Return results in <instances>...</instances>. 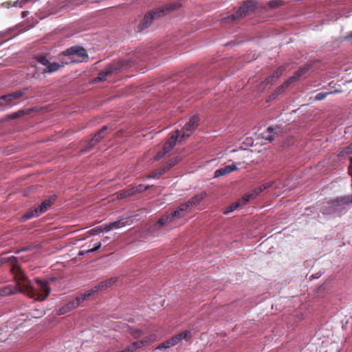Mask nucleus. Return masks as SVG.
Segmentation results:
<instances>
[{
  "label": "nucleus",
  "instance_id": "f257e3e1",
  "mask_svg": "<svg viewBox=\"0 0 352 352\" xmlns=\"http://www.w3.org/2000/svg\"><path fill=\"white\" fill-rule=\"evenodd\" d=\"M1 262H7L10 264L11 266L10 271L14 275V277L15 282L13 285H8L0 287V296H6L15 294L16 292H21L22 291V287L21 285V280H22V272L18 258L13 256L2 257L1 258Z\"/></svg>",
  "mask_w": 352,
  "mask_h": 352
},
{
  "label": "nucleus",
  "instance_id": "f03ea898",
  "mask_svg": "<svg viewBox=\"0 0 352 352\" xmlns=\"http://www.w3.org/2000/svg\"><path fill=\"white\" fill-rule=\"evenodd\" d=\"M23 294L27 292L30 297L36 300L43 301L45 300L50 293V287L48 282L36 279V286L30 285V281L23 274Z\"/></svg>",
  "mask_w": 352,
  "mask_h": 352
},
{
  "label": "nucleus",
  "instance_id": "7ed1b4c3",
  "mask_svg": "<svg viewBox=\"0 0 352 352\" xmlns=\"http://www.w3.org/2000/svg\"><path fill=\"white\" fill-rule=\"evenodd\" d=\"M180 6L179 3H173L149 11L145 14L142 21L138 25V31L140 32L148 28L155 19L164 16L168 11L177 10Z\"/></svg>",
  "mask_w": 352,
  "mask_h": 352
},
{
  "label": "nucleus",
  "instance_id": "20e7f679",
  "mask_svg": "<svg viewBox=\"0 0 352 352\" xmlns=\"http://www.w3.org/2000/svg\"><path fill=\"white\" fill-rule=\"evenodd\" d=\"M256 9V2L254 0H247L243 1L239 9L230 15L222 19L223 23H232L238 21L252 13Z\"/></svg>",
  "mask_w": 352,
  "mask_h": 352
},
{
  "label": "nucleus",
  "instance_id": "39448f33",
  "mask_svg": "<svg viewBox=\"0 0 352 352\" xmlns=\"http://www.w3.org/2000/svg\"><path fill=\"white\" fill-rule=\"evenodd\" d=\"M61 57L65 58L63 64L76 63L79 60L75 58L85 59L88 58V54L85 48L80 46H73L61 53Z\"/></svg>",
  "mask_w": 352,
  "mask_h": 352
},
{
  "label": "nucleus",
  "instance_id": "423d86ee",
  "mask_svg": "<svg viewBox=\"0 0 352 352\" xmlns=\"http://www.w3.org/2000/svg\"><path fill=\"white\" fill-rule=\"evenodd\" d=\"M352 203V197H338L327 202V204L322 208V212L324 214H332L338 210V207H342Z\"/></svg>",
  "mask_w": 352,
  "mask_h": 352
},
{
  "label": "nucleus",
  "instance_id": "0eeeda50",
  "mask_svg": "<svg viewBox=\"0 0 352 352\" xmlns=\"http://www.w3.org/2000/svg\"><path fill=\"white\" fill-rule=\"evenodd\" d=\"M55 199L54 197H51L50 198L44 200L38 207L30 210L23 214V219H29L32 217H38L41 214L45 212L54 203Z\"/></svg>",
  "mask_w": 352,
  "mask_h": 352
},
{
  "label": "nucleus",
  "instance_id": "6e6552de",
  "mask_svg": "<svg viewBox=\"0 0 352 352\" xmlns=\"http://www.w3.org/2000/svg\"><path fill=\"white\" fill-rule=\"evenodd\" d=\"M179 136V131L176 130L173 131L168 140L165 142L164 144L163 148L158 151L154 159L155 160H160L164 157L165 155L168 153H169L175 146L176 142L177 141Z\"/></svg>",
  "mask_w": 352,
  "mask_h": 352
},
{
  "label": "nucleus",
  "instance_id": "1a4fd4ad",
  "mask_svg": "<svg viewBox=\"0 0 352 352\" xmlns=\"http://www.w3.org/2000/svg\"><path fill=\"white\" fill-rule=\"evenodd\" d=\"M184 217V214L180 212L178 209H176L170 214L162 216L161 218L151 228V230H157L163 226L168 225L170 222L173 221L175 219H181Z\"/></svg>",
  "mask_w": 352,
  "mask_h": 352
},
{
  "label": "nucleus",
  "instance_id": "9d476101",
  "mask_svg": "<svg viewBox=\"0 0 352 352\" xmlns=\"http://www.w3.org/2000/svg\"><path fill=\"white\" fill-rule=\"evenodd\" d=\"M89 294H82L76 296L74 299L69 301L67 304L64 305L59 308L58 314L59 315H64L69 311L78 307L82 302L89 300Z\"/></svg>",
  "mask_w": 352,
  "mask_h": 352
},
{
  "label": "nucleus",
  "instance_id": "9b49d317",
  "mask_svg": "<svg viewBox=\"0 0 352 352\" xmlns=\"http://www.w3.org/2000/svg\"><path fill=\"white\" fill-rule=\"evenodd\" d=\"M199 118L197 115L192 116L189 121L184 125L181 131H179V142H182L186 138L189 137L199 125Z\"/></svg>",
  "mask_w": 352,
  "mask_h": 352
},
{
  "label": "nucleus",
  "instance_id": "f8f14e48",
  "mask_svg": "<svg viewBox=\"0 0 352 352\" xmlns=\"http://www.w3.org/2000/svg\"><path fill=\"white\" fill-rule=\"evenodd\" d=\"M58 58L61 62V64L57 63H50V61L43 56H38L37 58V60L38 63L46 67V69H44L45 72L52 73L58 71L60 67H63L66 65L63 64V62L65 61L66 59L65 58L61 57V54H59Z\"/></svg>",
  "mask_w": 352,
  "mask_h": 352
},
{
  "label": "nucleus",
  "instance_id": "ddd939ff",
  "mask_svg": "<svg viewBox=\"0 0 352 352\" xmlns=\"http://www.w3.org/2000/svg\"><path fill=\"white\" fill-rule=\"evenodd\" d=\"M181 157L176 156L169 160L166 165L152 172L147 176V178H159L161 175L168 171L172 167L179 163L181 161Z\"/></svg>",
  "mask_w": 352,
  "mask_h": 352
},
{
  "label": "nucleus",
  "instance_id": "4468645a",
  "mask_svg": "<svg viewBox=\"0 0 352 352\" xmlns=\"http://www.w3.org/2000/svg\"><path fill=\"white\" fill-rule=\"evenodd\" d=\"M274 182L265 183L255 188L250 193L245 194L242 197L243 204L248 203L250 199H255L261 192L272 186Z\"/></svg>",
  "mask_w": 352,
  "mask_h": 352
},
{
  "label": "nucleus",
  "instance_id": "2eb2a0df",
  "mask_svg": "<svg viewBox=\"0 0 352 352\" xmlns=\"http://www.w3.org/2000/svg\"><path fill=\"white\" fill-rule=\"evenodd\" d=\"M22 96V91L18 90L11 94L2 96L0 97V108L10 104L14 100L20 98Z\"/></svg>",
  "mask_w": 352,
  "mask_h": 352
},
{
  "label": "nucleus",
  "instance_id": "dca6fc26",
  "mask_svg": "<svg viewBox=\"0 0 352 352\" xmlns=\"http://www.w3.org/2000/svg\"><path fill=\"white\" fill-rule=\"evenodd\" d=\"M22 96V91L18 90L11 94L2 96L0 97V108L10 104L14 100L20 98Z\"/></svg>",
  "mask_w": 352,
  "mask_h": 352
},
{
  "label": "nucleus",
  "instance_id": "f3484780",
  "mask_svg": "<svg viewBox=\"0 0 352 352\" xmlns=\"http://www.w3.org/2000/svg\"><path fill=\"white\" fill-rule=\"evenodd\" d=\"M117 68L113 66L107 67L104 70L100 71L98 76L94 79V82H102L106 80L108 76L116 72Z\"/></svg>",
  "mask_w": 352,
  "mask_h": 352
},
{
  "label": "nucleus",
  "instance_id": "a211bd4d",
  "mask_svg": "<svg viewBox=\"0 0 352 352\" xmlns=\"http://www.w3.org/2000/svg\"><path fill=\"white\" fill-rule=\"evenodd\" d=\"M191 337V332L190 331H184L180 333H178L170 339L168 340L170 342V345L175 346L178 343H179L183 340H188Z\"/></svg>",
  "mask_w": 352,
  "mask_h": 352
},
{
  "label": "nucleus",
  "instance_id": "6ab92c4d",
  "mask_svg": "<svg viewBox=\"0 0 352 352\" xmlns=\"http://www.w3.org/2000/svg\"><path fill=\"white\" fill-rule=\"evenodd\" d=\"M235 170H236V166L234 164L226 166L223 168H219L215 170L214 177H219L223 175H228Z\"/></svg>",
  "mask_w": 352,
  "mask_h": 352
},
{
  "label": "nucleus",
  "instance_id": "aec40b11",
  "mask_svg": "<svg viewBox=\"0 0 352 352\" xmlns=\"http://www.w3.org/2000/svg\"><path fill=\"white\" fill-rule=\"evenodd\" d=\"M206 197V192H202L199 194L194 195L187 202L191 208L196 207Z\"/></svg>",
  "mask_w": 352,
  "mask_h": 352
},
{
  "label": "nucleus",
  "instance_id": "412c9836",
  "mask_svg": "<svg viewBox=\"0 0 352 352\" xmlns=\"http://www.w3.org/2000/svg\"><path fill=\"white\" fill-rule=\"evenodd\" d=\"M310 67L307 65H303L299 67V69L294 74V75L289 77V80L293 83L297 81L301 76L307 72Z\"/></svg>",
  "mask_w": 352,
  "mask_h": 352
},
{
  "label": "nucleus",
  "instance_id": "4be33fe9",
  "mask_svg": "<svg viewBox=\"0 0 352 352\" xmlns=\"http://www.w3.org/2000/svg\"><path fill=\"white\" fill-rule=\"evenodd\" d=\"M293 82L289 80V78L287 79L281 85L278 87L276 90L273 92V94L270 96V98L274 99L276 97L284 91V90L287 88Z\"/></svg>",
  "mask_w": 352,
  "mask_h": 352
},
{
  "label": "nucleus",
  "instance_id": "5701e85b",
  "mask_svg": "<svg viewBox=\"0 0 352 352\" xmlns=\"http://www.w3.org/2000/svg\"><path fill=\"white\" fill-rule=\"evenodd\" d=\"M151 338H145L144 341H137V342H133L131 344H130L129 346H127V348L131 351V352H134L137 349H140L141 347L143 346L144 344L147 342L148 340H150L151 339V338H153V340L155 339V336L153 335L151 336H150Z\"/></svg>",
  "mask_w": 352,
  "mask_h": 352
},
{
  "label": "nucleus",
  "instance_id": "b1692460",
  "mask_svg": "<svg viewBox=\"0 0 352 352\" xmlns=\"http://www.w3.org/2000/svg\"><path fill=\"white\" fill-rule=\"evenodd\" d=\"M107 288V285H106L104 280H103V281H101L100 283H99L97 285L94 286L90 290L85 292L84 294H89V298L94 294H96L100 291L104 290Z\"/></svg>",
  "mask_w": 352,
  "mask_h": 352
},
{
  "label": "nucleus",
  "instance_id": "393cba45",
  "mask_svg": "<svg viewBox=\"0 0 352 352\" xmlns=\"http://www.w3.org/2000/svg\"><path fill=\"white\" fill-rule=\"evenodd\" d=\"M131 221L130 218L126 219H120L114 222L110 223V229L114 230L122 228L127 224H129V222Z\"/></svg>",
  "mask_w": 352,
  "mask_h": 352
},
{
  "label": "nucleus",
  "instance_id": "a878e982",
  "mask_svg": "<svg viewBox=\"0 0 352 352\" xmlns=\"http://www.w3.org/2000/svg\"><path fill=\"white\" fill-rule=\"evenodd\" d=\"M245 204H243L242 198L239 199L238 201L233 203L230 204L229 206H228L226 210L223 212L224 214H228V213L233 212L234 210L238 208L239 206L244 205Z\"/></svg>",
  "mask_w": 352,
  "mask_h": 352
},
{
  "label": "nucleus",
  "instance_id": "bb28decb",
  "mask_svg": "<svg viewBox=\"0 0 352 352\" xmlns=\"http://www.w3.org/2000/svg\"><path fill=\"white\" fill-rule=\"evenodd\" d=\"M134 195H135L134 190L132 187L131 188L125 189V190H122L120 191L118 193V197L119 199H124V198L131 197Z\"/></svg>",
  "mask_w": 352,
  "mask_h": 352
},
{
  "label": "nucleus",
  "instance_id": "cd10ccee",
  "mask_svg": "<svg viewBox=\"0 0 352 352\" xmlns=\"http://www.w3.org/2000/svg\"><path fill=\"white\" fill-rule=\"evenodd\" d=\"M287 64H285L283 65H281L278 67L276 71L273 73V75H274L275 79H278L280 76H282L285 70L286 69L287 67Z\"/></svg>",
  "mask_w": 352,
  "mask_h": 352
},
{
  "label": "nucleus",
  "instance_id": "c85d7f7f",
  "mask_svg": "<svg viewBox=\"0 0 352 352\" xmlns=\"http://www.w3.org/2000/svg\"><path fill=\"white\" fill-rule=\"evenodd\" d=\"M111 230H112V229H110V223H109L104 224L99 227H97V228L93 229L91 231L94 232H102V231H104V232H107Z\"/></svg>",
  "mask_w": 352,
  "mask_h": 352
},
{
  "label": "nucleus",
  "instance_id": "c756f323",
  "mask_svg": "<svg viewBox=\"0 0 352 352\" xmlns=\"http://www.w3.org/2000/svg\"><path fill=\"white\" fill-rule=\"evenodd\" d=\"M2 7H5L7 8H10L11 6H15V7H22V1H16L13 3H12L11 1H6L1 4Z\"/></svg>",
  "mask_w": 352,
  "mask_h": 352
},
{
  "label": "nucleus",
  "instance_id": "7c9ffc66",
  "mask_svg": "<svg viewBox=\"0 0 352 352\" xmlns=\"http://www.w3.org/2000/svg\"><path fill=\"white\" fill-rule=\"evenodd\" d=\"M278 129L276 127L270 126L267 128V131L269 132V135H267L265 138L272 141L274 139V134L276 133V131Z\"/></svg>",
  "mask_w": 352,
  "mask_h": 352
},
{
  "label": "nucleus",
  "instance_id": "2f4dec72",
  "mask_svg": "<svg viewBox=\"0 0 352 352\" xmlns=\"http://www.w3.org/2000/svg\"><path fill=\"white\" fill-rule=\"evenodd\" d=\"M150 186H144L143 184H140L137 186L133 187L135 195L139 192H142L148 189Z\"/></svg>",
  "mask_w": 352,
  "mask_h": 352
},
{
  "label": "nucleus",
  "instance_id": "473e14b6",
  "mask_svg": "<svg viewBox=\"0 0 352 352\" xmlns=\"http://www.w3.org/2000/svg\"><path fill=\"white\" fill-rule=\"evenodd\" d=\"M173 346L172 345H170V342L168 340H166L165 342H162V344H159L155 349H158V350H162V349H168V348H170Z\"/></svg>",
  "mask_w": 352,
  "mask_h": 352
},
{
  "label": "nucleus",
  "instance_id": "72a5a7b5",
  "mask_svg": "<svg viewBox=\"0 0 352 352\" xmlns=\"http://www.w3.org/2000/svg\"><path fill=\"white\" fill-rule=\"evenodd\" d=\"M191 208L188 204V202L180 204L177 209H178L180 212L184 214L186 211L188 209Z\"/></svg>",
  "mask_w": 352,
  "mask_h": 352
},
{
  "label": "nucleus",
  "instance_id": "f704fd0d",
  "mask_svg": "<svg viewBox=\"0 0 352 352\" xmlns=\"http://www.w3.org/2000/svg\"><path fill=\"white\" fill-rule=\"evenodd\" d=\"M107 126H103L94 136H97V141H100L102 138V134L107 130Z\"/></svg>",
  "mask_w": 352,
  "mask_h": 352
},
{
  "label": "nucleus",
  "instance_id": "c9c22d12",
  "mask_svg": "<svg viewBox=\"0 0 352 352\" xmlns=\"http://www.w3.org/2000/svg\"><path fill=\"white\" fill-rule=\"evenodd\" d=\"M342 155L352 154V142L346 147H345L341 152Z\"/></svg>",
  "mask_w": 352,
  "mask_h": 352
},
{
  "label": "nucleus",
  "instance_id": "e433bc0d",
  "mask_svg": "<svg viewBox=\"0 0 352 352\" xmlns=\"http://www.w3.org/2000/svg\"><path fill=\"white\" fill-rule=\"evenodd\" d=\"M117 281V278L116 277H111L106 280H104L107 288L115 284Z\"/></svg>",
  "mask_w": 352,
  "mask_h": 352
},
{
  "label": "nucleus",
  "instance_id": "4c0bfd02",
  "mask_svg": "<svg viewBox=\"0 0 352 352\" xmlns=\"http://www.w3.org/2000/svg\"><path fill=\"white\" fill-rule=\"evenodd\" d=\"M277 79H275L274 78V75H271V76H269L268 77H267L264 81V82L266 84V85H272L274 83V82H275Z\"/></svg>",
  "mask_w": 352,
  "mask_h": 352
},
{
  "label": "nucleus",
  "instance_id": "58836bf2",
  "mask_svg": "<svg viewBox=\"0 0 352 352\" xmlns=\"http://www.w3.org/2000/svg\"><path fill=\"white\" fill-rule=\"evenodd\" d=\"M130 333L134 338H138L142 335V331L139 329H131Z\"/></svg>",
  "mask_w": 352,
  "mask_h": 352
},
{
  "label": "nucleus",
  "instance_id": "ea45409f",
  "mask_svg": "<svg viewBox=\"0 0 352 352\" xmlns=\"http://www.w3.org/2000/svg\"><path fill=\"white\" fill-rule=\"evenodd\" d=\"M329 94V93H328V92H327V93H322V92L318 93L315 96V99L316 100H322L324 99Z\"/></svg>",
  "mask_w": 352,
  "mask_h": 352
},
{
  "label": "nucleus",
  "instance_id": "a19ab883",
  "mask_svg": "<svg viewBox=\"0 0 352 352\" xmlns=\"http://www.w3.org/2000/svg\"><path fill=\"white\" fill-rule=\"evenodd\" d=\"M98 142V141H97V136H94L89 142V148H87V150L91 148L92 147H94L97 143Z\"/></svg>",
  "mask_w": 352,
  "mask_h": 352
},
{
  "label": "nucleus",
  "instance_id": "79ce46f5",
  "mask_svg": "<svg viewBox=\"0 0 352 352\" xmlns=\"http://www.w3.org/2000/svg\"><path fill=\"white\" fill-rule=\"evenodd\" d=\"M98 142V141H97V136H94L89 142V148H87V150L91 148L92 147H94L97 143Z\"/></svg>",
  "mask_w": 352,
  "mask_h": 352
},
{
  "label": "nucleus",
  "instance_id": "37998d69",
  "mask_svg": "<svg viewBox=\"0 0 352 352\" xmlns=\"http://www.w3.org/2000/svg\"><path fill=\"white\" fill-rule=\"evenodd\" d=\"M100 247H101V243L98 242V243H96L95 246L93 248H91V250H88L87 252H96L98 249H100Z\"/></svg>",
  "mask_w": 352,
  "mask_h": 352
},
{
  "label": "nucleus",
  "instance_id": "c03bdc74",
  "mask_svg": "<svg viewBox=\"0 0 352 352\" xmlns=\"http://www.w3.org/2000/svg\"><path fill=\"white\" fill-rule=\"evenodd\" d=\"M349 171L352 174V157L349 158Z\"/></svg>",
  "mask_w": 352,
  "mask_h": 352
},
{
  "label": "nucleus",
  "instance_id": "a18cd8bd",
  "mask_svg": "<svg viewBox=\"0 0 352 352\" xmlns=\"http://www.w3.org/2000/svg\"><path fill=\"white\" fill-rule=\"evenodd\" d=\"M16 113H13V114L11 116V117H12V118H16Z\"/></svg>",
  "mask_w": 352,
  "mask_h": 352
},
{
  "label": "nucleus",
  "instance_id": "49530a36",
  "mask_svg": "<svg viewBox=\"0 0 352 352\" xmlns=\"http://www.w3.org/2000/svg\"><path fill=\"white\" fill-rule=\"evenodd\" d=\"M125 352H131L127 347L124 349Z\"/></svg>",
  "mask_w": 352,
  "mask_h": 352
},
{
  "label": "nucleus",
  "instance_id": "de8ad7c7",
  "mask_svg": "<svg viewBox=\"0 0 352 352\" xmlns=\"http://www.w3.org/2000/svg\"><path fill=\"white\" fill-rule=\"evenodd\" d=\"M27 12H24V11H23V18H24L25 16H26V15H27Z\"/></svg>",
  "mask_w": 352,
  "mask_h": 352
},
{
  "label": "nucleus",
  "instance_id": "09e8293b",
  "mask_svg": "<svg viewBox=\"0 0 352 352\" xmlns=\"http://www.w3.org/2000/svg\"><path fill=\"white\" fill-rule=\"evenodd\" d=\"M43 311H41V314H40V316L43 314ZM34 317H39V316H34Z\"/></svg>",
  "mask_w": 352,
  "mask_h": 352
},
{
  "label": "nucleus",
  "instance_id": "8fccbe9b",
  "mask_svg": "<svg viewBox=\"0 0 352 352\" xmlns=\"http://www.w3.org/2000/svg\"><path fill=\"white\" fill-rule=\"evenodd\" d=\"M28 250V248H26L23 247V251H25V250Z\"/></svg>",
  "mask_w": 352,
  "mask_h": 352
},
{
  "label": "nucleus",
  "instance_id": "3c124183",
  "mask_svg": "<svg viewBox=\"0 0 352 352\" xmlns=\"http://www.w3.org/2000/svg\"><path fill=\"white\" fill-rule=\"evenodd\" d=\"M109 239V238L108 236H106V237H105V240H106V241H108V239Z\"/></svg>",
  "mask_w": 352,
  "mask_h": 352
},
{
  "label": "nucleus",
  "instance_id": "603ef678",
  "mask_svg": "<svg viewBox=\"0 0 352 352\" xmlns=\"http://www.w3.org/2000/svg\"><path fill=\"white\" fill-rule=\"evenodd\" d=\"M109 239V238L108 236H106V237H105V240H106V241H108V239Z\"/></svg>",
  "mask_w": 352,
  "mask_h": 352
},
{
  "label": "nucleus",
  "instance_id": "864d4df0",
  "mask_svg": "<svg viewBox=\"0 0 352 352\" xmlns=\"http://www.w3.org/2000/svg\"><path fill=\"white\" fill-rule=\"evenodd\" d=\"M119 352H125L124 349L119 351Z\"/></svg>",
  "mask_w": 352,
  "mask_h": 352
},
{
  "label": "nucleus",
  "instance_id": "5fc2aeb1",
  "mask_svg": "<svg viewBox=\"0 0 352 352\" xmlns=\"http://www.w3.org/2000/svg\"><path fill=\"white\" fill-rule=\"evenodd\" d=\"M351 36L352 37V33L351 34Z\"/></svg>",
  "mask_w": 352,
  "mask_h": 352
}]
</instances>
